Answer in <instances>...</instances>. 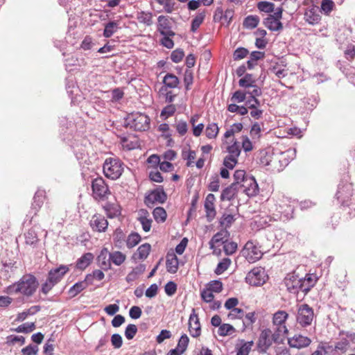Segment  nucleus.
<instances>
[{
  "mask_svg": "<svg viewBox=\"0 0 355 355\" xmlns=\"http://www.w3.org/2000/svg\"><path fill=\"white\" fill-rule=\"evenodd\" d=\"M39 283L32 274L23 275L18 282L7 286L3 292L8 295L20 293L26 297L32 296L38 288Z\"/></svg>",
  "mask_w": 355,
  "mask_h": 355,
  "instance_id": "obj_1",
  "label": "nucleus"
},
{
  "mask_svg": "<svg viewBox=\"0 0 355 355\" xmlns=\"http://www.w3.org/2000/svg\"><path fill=\"white\" fill-rule=\"evenodd\" d=\"M123 164L117 158L110 157L105 159L103 164L105 175L112 180L119 178L123 172Z\"/></svg>",
  "mask_w": 355,
  "mask_h": 355,
  "instance_id": "obj_2",
  "label": "nucleus"
},
{
  "mask_svg": "<svg viewBox=\"0 0 355 355\" xmlns=\"http://www.w3.org/2000/svg\"><path fill=\"white\" fill-rule=\"evenodd\" d=\"M282 338L283 337L274 329L266 328L261 331L258 340V346L261 350L266 351L273 343H279L282 340Z\"/></svg>",
  "mask_w": 355,
  "mask_h": 355,
  "instance_id": "obj_3",
  "label": "nucleus"
},
{
  "mask_svg": "<svg viewBox=\"0 0 355 355\" xmlns=\"http://www.w3.org/2000/svg\"><path fill=\"white\" fill-rule=\"evenodd\" d=\"M127 121L128 125L137 131H145L150 128V118L141 112L130 114Z\"/></svg>",
  "mask_w": 355,
  "mask_h": 355,
  "instance_id": "obj_4",
  "label": "nucleus"
},
{
  "mask_svg": "<svg viewBox=\"0 0 355 355\" xmlns=\"http://www.w3.org/2000/svg\"><path fill=\"white\" fill-rule=\"evenodd\" d=\"M288 317V313L283 310H278L272 317L273 329L283 338L288 334V329L286 325Z\"/></svg>",
  "mask_w": 355,
  "mask_h": 355,
  "instance_id": "obj_5",
  "label": "nucleus"
},
{
  "mask_svg": "<svg viewBox=\"0 0 355 355\" xmlns=\"http://www.w3.org/2000/svg\"><path fill=\"white\" fill-rule=\"evenodd\" d=\"M313 318L314 312L311 306L307 304L298 306L296 320L301 327H306L311 325Z\"/></svg>",
  "mask_w": 355,
  "mask_h": 355,
  "instance_id": "obj_6",
  "label": "nucleus"
},
{
  "mask_svg": "<svg viewBox=\"0 0 355 355\" xmlns=\"http://www.w3.org/2000/svg\"><path fill=\"white\" fill-rule=\"evenodd\" d=\"M92 196L95 200H104L110 194L108 186L102 178H95L92 182Z\"/></svg>",
  "mask_w": 355,
  "mask_h": 355,
  "instance_id": "obj_7",
  "label": "nucleus"
},
{
  "mask_svg": "<svg viewBox=\"0 0 355 355\" xmlns=\"http://www.w3.org/2000/svg\"><path fill=\"white\" fill-rule=\"evenodd\" d=\"M242 255L250 263H254L259 260L262 256L263 252L255 243L252 241H248L244 245L241 251Z\"/></svg>",
  "mask_w": 355,
  "mask_h": 355,
  "instance_id": "obj_8",
  "label": "nucleus"
},
{
  "mask_svg": "<svg viewBox=\"0 0 355 355\" xmlns=\"http://www.w3.org/2000/svg\"><path fill=\"white\" fill-rule=\"evenodd\" d=\"M283 8L282 7L277 8L273 15H270L265 19L263 24L264 26L272 31H278L283 28L282 23L280 19L282 17Z\"/></svg>",
  "mask_w": 355,
  "mask_h": 355,
  "instance_id": "obj_9",
  "label": "nucleus"
},
{
  "mask_svg": "<svg viewBox=\"0 0 355 355\" xmlns=\"http://www.w3.org/2000/svg\"><path fill=\"white\" fill-rule=\"evenodd\" d=\"M266 277L265 270L263 268L255 267L247 274L245 281L252 286H259L265 283Z\"/></svg>",
  "mask_w": 355,
  "mask_h": 355,
  "instance_id": "obj_10",
  "label": "nucleus"
},
{
  "mask_svg": "<svg viewBox=\"0 0 355 355\" xmlns=\"http://www.w3.org/2000/svg\"><path fill=\"white\" fill-rule=\"evenodd\" d=\"M354 189L352 184L339 185L336 198L343 205L349 206L352 203Z\"/></svg>",
  "mask_w": 355,
  "mask_h": 355,
  "instance_id": "obj_11",
  "label": "nucleus"
},
{
  "mask_svg": "<svg viewBox=\"0 0 355 355\" xmlns=\"http://www.w3.org/2000/svg\"><path fill=\"white\" fill-rule=\"evenodd\" d=\"M239 189H242L243 193L249 197L255 196L259 193V187L255 178L249 175L245 178V180L239 186Z\"/></svg>",
  "mask_w": 355,
  "mask_h": 355,
  "instance_id": "obj_12",
  "label": "nucleus"
},
{
  "mask_svg": "<svg viewBox=\"0 0 355 355\" xmlns=\"http://www.w3.org/2000/svg\"><path fill=\"white\" fill-rule=\"evenodd\" d=\"M317 281L318 277L315 274H306L304 279L297 281L295 287L306 294L315 286Z\"/></svg>",
  "mask_w": 355,
  "mask_h": 355,
  "instance_id": "obj_13",
  "label": "nucleus"
},
{
  "mask_svg": "<svg viewBox=\"0 0 355 355\" xmlns=\"http://www.w3.org/2000/svg\"><path fill=\"white\" fill-rule=\"evenodd\" d=\"M89 225L94 232H105L108 227V221L104 216L96 214L92 216Z\"/></svg>",
  "mask_w": 355,
  "mask_h": 355,
  "instance_id": "obj_14",
  "label": "nucleus"
},
{
  "mask_svg": "<svg viewBox=\"0 0 355 355\" xmlns=\"http://www.w3.org/2000/svg\"><path fill=\"white\" fill-rule=\"evenodd\" d=\"M166 200V194L164 191L163 188H158L151 191L145 198V204L148 207H153L156 202L163 203Z\"/></svg>",
  "mask_w": 355,
  "mask_h": 355,
  "instance_id": "obj_15",
  "label": "nucleus"
},
{
  "mask_svg": "<svg viewBox=\"0 0 355 355\" xmlns=\"http://www.w3.org/2000/svg\"><path fill=\"white\" fill-rule=\"evenodd\" d=\"M189 331L193 338H198L201 334L200 320L194 309H192V313L189 318Z\"/></svg>",
  "mask_w": 355,
  "mask_h": 355,
  "instance_id": "obj_16",
  "label": "nucleus"
},
{
  "mask_svg": "<svg viewBox=\"0 0 355 355\" xmlns=\"http://www.w3.org/2000/svg\"><path fill=\"white\" fill-rule=\"evenodd\" d=\"M311 343V340L301 334H295L293 337L288 338V344L292 348L302 349L308 347Z\"/></svg>",
  "mask_w": 355,
  "mask_h": 355,
  "instance_id": "obj_17",
  "label": "nucleus"
},
{
  "mask_svg": "<svg viewBox=\"0 0 355 355\" xmlns=\"http://www.w3.org/2000/svg\"><path fill=\"white\" fill-rule=\"evenodd\" d=\"M215 201L216 198L214 194L209 193L207 196L204 207L206 212V217L208 221H211L216 215Z\"/></svg>",
  "mask_w": 355,
  "mask_h": 355,
  "instance_id": "obj_18",
  "label": "nucleus"
},
{
  "mask_svg": "<svg viewBox=\"0 0 355 355\" xmlns=\"http://www.w3.org/2000/svg\"><path fill=\"white\" fill-rule=\"evenodd\" d=\"M157 31L161 35H175V33L171 30V22L168 17L161 15L157 19Z\"/></svg>",
  "mask_w": 355,
  "mask_h": 355,
  "instance_id": "obj_19",
  "label": "nucleus"
},
{
  "mask_svg": "<svg viewBox=\"0 0 355 355\" xmlns=\"http://www.w3.org/2000/svg\"><path fill=\"white\" fill-rule=\"evenodd\" d=\"M97 262L102 270L107 271L111 269L112 265L110 259V252L106 248L101 250L100 254L97 257Z\"/></svg>",
  "mask_w": 355,
  "mask_h": 355,
  "instance_id": "obj_20",
  "label": "nucleus"
},
{
  "mask_svg": "<svg viewBox=\"0 0 355 355\" xmlns=\"http://www.w3.org/2000/svg\"><path fill=\"white\" fill-rule=\"evenodd\" d=\"M68 271L69 268L67 266H60L57 268L51 270L49 272L48 278L57 284Z\"/></svg>",
  "mask_w": 355,
  "mask_h": 355,
  "instance_id": "obj_21",
  "label": "nucleus"
},
{
  "mask_svg": "<svg viewBox=\"0 0 355 355\" xmlns=\"http://www.w3.org/2000/svg\"><path fill=\"white\" fill-rule=\"evenodd\" d=\"M138 220L140 222L144 232H148L150 230L153 220L146 209H141L139 211Z\"/></svg>",
  "mask_w": 355,
  "mask_h": 355,
  "instance_id": "obj_22",
  "label": "nucleus"
},
{
  "mask_svg": "<svg viewBox=\"0 0 355 355\" xmlns=\"http://www.w3.org/2000/svg\"><path fill=\"white\" fill-rule=\"evenodd\" d=\"M166 267L168 272L175 274L179 268V260L174 253H168L166 255Z\"/></svg>",
  "mask_w": 355,
  "mask_h": 355,
  "instance_id": "obj_23",
  "label": "nucleus"
},
{
  "mask_svg": "<svg viewBox=\"0 0 355 355\" xmlns=\"http://www.w3.org/2000/svg\"><path fill=\"white\" fill-rule=\"evenodd\" d=\"M230 236L227 230H222L215 234L209 242L210 249L214 250L215 245L219 243H225Z\"/></svg>",
  "mask_w": 355,
  "mask_h": 355,
  "instance_id": "obj_24",
  "label": "nucleus"
},
{
  "mask_svg": "<svg viewBox=\"0 0 355 355\" xmlns=\"http://www.w3.org/2000/svg\"><path fill=\"white\" fill-rule=\"evenodd\" d=\"M94 256L91 252L85 253L82 255L76 263V267L78 270H84L86 269L93 261Z\"/></svg>",
  "mask_w": 355,
  "mask_h": 355,
  "instance_id": "obj_25",
  "label": "nucleus"
},
{
  "mask_svg": "<svg viewBox=\"0 0 355 355\" xmlns=\"http://www.w3.org/2000/svg\"><path fill=\"white\" fill-rule=\"evenodd\" d=\"M239 188L235 186V184H231L230 186L224 189L220 195L222 201H230L233 200L237 195Z\"/></svg>",
  "mask_w": 355,
  "mask_h": 355,
  "instance_id": "obj_26",
  "label": "nucleus"
},
{
  "mask_svg": "<svg viewBox=\"0 0 355 355\" xmlns=\"http://www.w3.org/2000/svg\"><path fill=\"white\" fill-rule=\"evenodd\" d=\"M108 218H113L121 214V207L116 202H107L103 207Z\"/></svg>",
  "mask_w": 355,
  "mask_h": 355,
  "instance_id": "obj_27",
  "label": "nucleus"
},
{
  "mask_svg": "<svg viewBox=\"0 0 355 355\" xmlns=\"http://www.w3.org/2000/svg\"><path fill=\"white\" fill-rule=\"evenodd\" d=\"M150 251L151 245L148 243H144L138 248L132 258L135 260H144L148 257Z\"/></svg>",
  "mask_w": 355,
  "mask_h": 355,
  "instance_id": "obj_28",
  "label": "nucleus"
},
{
  "mask_svg": "<svg viewBox=\"0 0 355 355\" xmlns=\"http://www.w3.org/2000/svg\"><path fill=\"white\" fill-rule=\"evenodd\" d=\"M24 237L25 243L32 246L33 248H35L40 241L37 234L34 230H29L24 234Z\"/></svg>",
  "mask_w": 355,
  "mask_h": 355,
  "instance_id": "obj_29",
  "label": "nucleus"
},
{
  "mask_svg": "<svg viewBox=\"0 0 355 355\" xmlns=\"http://www.w3.org/2000/svg\"><path fill=\"white\" fill-rule=\"evenodd\" d=\"M89 285H90L89 283L85 279L78 282L70 288L69 290V294L71 295V297H75L81 291L87 288Z\"/></svg>",
  "mask_w": 355,
  "mask_h": 355,
  "instance_id": "obj_30",
  "label": "nucleus"
},
{
  "mask_svg": "<svg viewBox=\"0 0 355 355\" xmlns=\"http://www.w3.org/2000/svg\"><path fill=\"white\" fill-rule=\"evenodd\" d=\"M164 85L162 88H175L179 85L178 78L173 73H168L163 79Z\"/></svg>",
  "mask_w": 355,
  "mask_h": 355,
  "instance_id": "obj_31",
  "label": "nucleus"
},
{
  "mask_svg": "<svg viewBox=\"0 0 355 355\" xmlns=\"http://www.w3.org/2000/svg\"><path fill=\"white\" fill-rule=\"evenodd\" d=\"M137 19L140 24L148 26H151L153 24V14L150 12H138L137 14Z\"/></svg>",
  "mask_w": 355,
  "mask_h": 355,
  "instance_id": "obj_32",
  "label": "nucleus"
},
{
  "mask_svg": "<svg viewBox=\"0 0 355 355\" xmlns=\"http://www.w3.org/2000/svg\"><path fill=\"white\" fill-rule=\"evenodd\" d=\"M263 126V123L254 122L250 128V135L252 139L255 142L259 140L261 136V128Z\"/></svg>",
  "mask_w": 355,
  "mask_h": 355,
  "instance_id": "obj_33",
  "label": "nucleus"
},
{
  "mask_svg": "<svg viewBox=\"0 0 355 355\" xmlns=\"http://www.w3.org/2000/svg\"><path fill=\"white\" fill-rule=\"evenodd\" d=\"M295 202L294 200H292L291 198L286 196H282V198L280 200V202L279 204V208L282 209V211H291L293 212V205Z\"/></svg>",
  "mask_w": 355,
  "mask_h": 355,
  "instance_id": "obj_34",
  "label": "nucleus"
},
{
  "mask_svg": "<svg viewBox=\"0 0 355 355\" xmlns=\"http://www.w3.org/2000/svg\"><path fill=\"white\" fill-rule=\"evenodd\" d=\"M110 259L111 260V263H112L114 265L119 266L125 262L126 256L120 251H114L113 252H110Z\"/></svg>",
  "mask_w": 355,
  "mask_h": 355,
  "instance_id": "obj_35",
  "label": "nucleus"
},
{
  "mask_svg": "<svg viewBox=\"0 0 355 355\" xmlns=\"http://www.w3.org/2000/svg\"><path fill=\"white\" fill-rule=\"evenodd\" d=\"M119 29L118 21H110L105 25L103 31V36L105 37H110L114 33H115Z\"/></svg>",
  "mask_w": 355,
  "mask_h": 355,
  "instance_id": "obj_36",
  "label": "nucleus"
},
{
  "mask_svg": "<svg viewBox=\"0 0 355 355\" xmlns=\"http://www.w3.org/2000/svg\"><path fill=\"white\" fill-rule=\"evenodd\" d=\"M219 132V128L216 123H209L205 128V135L208 139H215Z\"/></svg>",
  "mask_w": 355,
  "mask_h": 355,
  "instance_id": "obj_37",
  "label": "nucleus"
},
{
  "mask_svg": "<svg viewBox=\"0 0 355 355\" xmlns=\"http://www.w3.org/2000/svg\"><path fill=\"white\" fill-rule=\"evenodd\" d=\"M304 18L306 22L312 25L318 24L321 20V16L313 10L306 12Z\"/></svg>",
  "mask_w": 355,
  "mask_h": 355,
  "instance_id": "obj_38",
  "label": "nucleus"
},
{
  "mask_svg": "<svg viewBox=\"0 0 355 355\" xmlns=\"http://www.w3.org/2000/svg\"><path fill=\"white\" fill-rule=\"evenodd\" d=\"M259 22V17L257 15H249L246 17L243 21V25L247 28H256Z\"/></svg>",
  "mask_w": 355,
  "mask_h": 355,
  "instance_id": "obj_39",
  "label": "nucleus"
},
{
  "mask_svg": "<svg viewBox=\"0 0 355 355\" xmlns=\"http://www.w3.org/2000/svg\"><path fill=\"white\" fill-rule=\"evenodd\" d=\"M255 79L251 74H246L243 78H241L239 81L240 87L245 89H251L252 86L255 85Z\"/></svg>",
  "mask_w": 355,
  "mask_h": 355,
  "instance_id": "obj_40",
  "label": "nucleus"
},
{
  "mask_svg": "<svg viewBox=\"0 0 355 355\" xmlns=\"http://www.w3.org/2000/svg\"><path fill=\"white\" fill-rule=\"evenodd\" d=\"M227 155L239 158L241 152L239 142L235 140L232 144L227 147Z\"/></svg>",
  "mask_w": 355,
  "mask_h": 355,
  "instance_id": "obj_41",
  "label": "nucleus"
},
{
  "mask_svg": "<svg viewBox=\"0 0 355 355\" xmlns=\"http://www.w3.org/2000/svg\"><path fill=\"white\" fill-rule=\"evenodd\" d=\"M153 217L157 223H164L165 222L167 214L165 209L163 207H158L154 209L153 211Z\"/></svg>",
  "mask_w": 355,
  "mask_h": 355,
  "instance_id": "obj_42",
  "label": "nucleus"
},
{
  "mask_svg": "<svg viewBox=\"0 0 355 355\" xmlns=\"http://www.w3.org/2000/svg\"><path fill=\"white\" fill-rule=\"evenodd\" d=\"M245 171L236 170L234 173V182L235 186L239 188V186L245 180V178H248Z\"/></svg>",
  "mask_w": 355,
  "mask_h": 355,
  "instance_id": "obj_43",
  "label": "nucleus"
},
{
  "mask_svg": "<svg viewBox=\"0 0 355 355\" xmlns=\"http://www.w3.org/2000/svg\"><path fill=\"white\" fill-rule=\"evenodd\" d=\"M182 157L187 161L186 166L191 167L193 166L194 160L196 159V153L195 150H189L188 151H183Z\"/></svg>",
  "mask_w": 355,
  "mask_h": 355,
  "instance_id": "obj_44",
  "label": "nucleus"
},
{
  "mask_svg": "<svg viewBox=\"0 0 355 355\" xmlns=\"http://www.w3.org/2000/svg\"><path fill=\"white\" fill-rule=\"evenodd\" d=\"M141 241V236L138 233L132 232L126 239V245L129 249L136 246Z\"/></svg>",
  "mask_w": 355,
  "mask_h": 355,
  "instance_id": "obj_45",
  "label": "nucleus"
},
{
  "mask_svg": "<svg viewBox=\"0 0 355 355\" xmlns=\"http://www.w3.org/2000/svg\"><path fill=\"white\" fill-rule=\"evenodd\" d=\"M231 259L229 258L223 259L217 265V267L215 270V273L216 275H221L225 270L228 269L231 264Z\"/></svg>",
  "mask_w": 355,
  "mask_h": 355,
  "instance_id": "obj_46",
  "label": "nucleus"
},
{
  "mask_svg": "<svg viewBox=\"0 0 355 355\" xmlns=\"http://www.w3.org/2000/svg\"><path fill=\"white\" fill-rule=\"evenodd\" d=\"M155 1L162 6L164 11L167 13H171L175 10L174 0H155Z\"/></svg>",
  "mask_w": 355,
  "mask_h": 355,
  "instance_id": "obj_47",
  "label": "nucleus"
},
{
  "mask_svg": "<svg viewBox=\"0 0 355 355\" xmlns=\"http://www.w3.org/2000/svg\"><path fill=\"white\" fill-rule=\"evenodd\" d=\"M189 342V338L186 334H183L181 336L180 338L178 340L177 347L175 349L179 351L180 353L183 354L187 349L188 345Z\"/></svg>",
  "mask_w": 355,
  "mask_h": 355,
  "instance_id": "obj_48",
  "label": "nucleus"
},
{
  "mask_svg": "<svg viewBox=\"0 0 355 355\" xmlns=\"http://www.w3.org/2000/svg\"><path fill=\"white\" fill-rule=\"evenodd\" d=\"M105 277V274L101 270H94L92 273L87 274L85 277V280L88 281L89 284H92V282L94 279H96L98 281L103 279Z\"/></svg>",
  "mask_w": 355,
  "mask_h": 355,
  "instance_id": "obj_49",
  "label": "nucleus"
},
{
  "mask_svg": "<svg viewBox=\"0 0 355 355\" xmlns=\"http://www.w3.org/2000/svg\"><path fill=\"white\" fill-rule=\"evenodd\" d=\"M234 332H235V329L232 325L230 324H223L218 327V334L220 336L231 335Z\"/></svg>",
  "mask_w": 355,
  "mask_h": 355,
  "instance_id": "obj_50",
  "label": "nucleus"
},
{
  "mask_svg": "<svg viewBox=\"0 0 355 355\" xmlns=\"http://www.w3.org/2000/svg\"><path fill=\"white\" fill-rule=\"evenodd\" d=\"M335 8V3L332 0H322L321 2V9L326 15H329L331 11Z\"/></svg>",
  "mask_w": 355,
  "mask_h": 355,
  "instance_id": "obj_51",
  "label": "nucleus"
},
{
  "mask_svg": "<svg viewBox=\"0 0 355 355\" xmlns=\"http://www.w3.org/2000/svg\"><path fill=\"white\" fill-rule=\"evenodd\" d=\"M257 8L260 11L264 12H272L275 11V5L272 3L268 1H260L257 4Z\"/></svg>",
  "mask_w": 355,
  "mask_h": 355,
  "instance_id": "obj_52",
  "label": "nucleus"
},
{
  "mask_svg": "<svg viewBox=\"0 0 355 355\" xmlns=\"http://www.w3.org/2000/svg\"><path fill=\"white\" fill-rule=\"evenodd\" d=\"M235 218L232 214H223L220 219V224L225 229L230 227L234 222Z\"/></svg>",
  "mask_w": 355,
  "mask_h": 355,
  "instance_id": "obj_53",
  "label": "nucleus"
},
{
  "mask_svg": "<svg viewBox=\"0 0 355 355\" xmlns=\"http://www.w3.org/2000/svg\"><path fill=\"white\" fill-rule=\"evenodd\" d=\"M35 329L34 322H26L18 326L15 331L19 333H30Z\"/></svg>",
  "mask_w": 355,
  "mask_h": 355,
  "instance_id": "obj_54",
  "label": "nucleus"
},
{
  "mask_svg": "<svg viewBox=\"0 0 355 355\" xmlns=\"http://www.w3.org/2000/svg\"><path fill=\"white\" fill-rule=\"evenodd\" d=\"M207 288L212 291L213 293H220L223 290V283L219 280L211 281L207 284Z\"/></svg>",
  "mask_w": 355,
  "mask_h": 355,
  "instance_id": "obj_55",
  "label": "nucleus"
},
{
  "mask_svg": "<svg viewBox=\"0 0 355 355\" xmlns=\"http://www.w3.org/2000/svg\"><path fill=\"white\" fill-rule=\"evenodd\" d=\"M205 15L202 13H200L198 15H196L192 20L191 22V31L192 32H196L197 29L200 27V26L202 24L204 19H205Z\"/></svg>",
  "mask_w": 355,
  "mask_h": 355,
  "instance_id": "obj_56",
  "label": "nucleus"
},
{
  "mask_svg": "<svg viewBox=\"0 0 355 355\" xmlns=\"http://www.w3.org/2000/svg\"><path fill=\"white\" fill-rule=\"evenodd\" d=\"M350 347L349 340L343 338L335 345L336 351L345 352Z\"/></svg>",
  "mask_w": 355,
  "mask_h": 355,
  "instance_id": "obj_57",
  "label": "nucleus"
},
{
  "mask_svg": "<svg viewBox=\"0 0 355 355\" xmlns=\"http://www.w3.org/2000/svg\"><path fill=\"white\" fill-rule=\"evenodd\" d=\"M193 73L191 69H186L184 74V83L187 90L190 89V86L193 84Z\"/></svg>",
  "mask_w": 355,
  "mask_h": 355,
  "instance_id": "obj_58",
  "label": "nucleus"
},
{
  "mask_svg": "<svg viewBox=\"0 0 355 355\" xmlns=\"http://www.w3.org/2000/svg\"><path fill=\"white\" fill-rule=\"evenodd\" d=\"M176 111V107L175 105L171 104L165 107L161 112V116L167 119L174 114Z\"/></svg>",
  "mask_w": 355,
  "mask_h": 355,
  "instance_id": "obj_59",
  "label": "nucleus"
},
{
  "mask_svg": "<svg viewBox=\"0 0 355 355\" xmlns=\"http://www.w3.org/2000/svg\"><path fill=\"white\" fill-rule=\"evenodd\" d=\"M220 185V179L218 175H216L211 178V181L208 185V189L211 191L216 192V191H219Z\"/></svg>",
  "mask_w": 355,
  "mask_h": 355,
  "instance_id": "obj_60",
  "label": "nucleus"
},
{
  "mask_svg": "<svg viewBox=\"0 0 355 355\" xmlns=\"http://www.w3.org/2000/svg\"><path fill=\"white\" fill-rule=\"evenodd\" d=\"M137 332V327L135 324H130L125 330V336L128 340L132 339Z\"/></svg>",
  "mask_w": 355,
  "mask_h": 355,
  "instance_id": "obj_61",
  "label": "nucleus"
},
{
  "mask_svg": "<svg viewBox=\"0 0 355 355\" xmlns=\"http://www.w3.org/2000/svg\"><path fill=\"white\" fill-rule=\"evenodd\" d=\"M237 249V244L235 242H225L223 245V250L227 255L234 254Z\"/></svg>",
  "mask_w": 355,
  "mask_h": 355,
  "instance_id": "obj_62",
  "label": "nucleus"
},
{
  "mask_svg": "<svg viewBox=\"0 0 355 355\" xmlns=\"http://www.w3.org/2000/svg\"><path fill=\"white\" fill-rule=\"evenodd\" d=\"M244 92L251 98H257L262 94L261 89L257 85L252 86L251 89H245Z\"/></svg>",
  "mask_w": 355,
  "mask_h": 355,
  "instance_id": "obj_63",
  "label": "nucleus"
},
{
  "mask_svg": "<svg viewBox=\"0 0 355 355\" xmlns=\"http://www.w3.org/2000/svg\"><path fill=\"white\" fill-rule=\"evenodd\" d=\"M23 355H37L39 352V347L37 345H29L21 349Z\"/></svg>",
  "mask_w": 355,
  "mask_h": 355,
  "instance_id": "obj_64",
  "label": "nucleus"
}]
</instances>
